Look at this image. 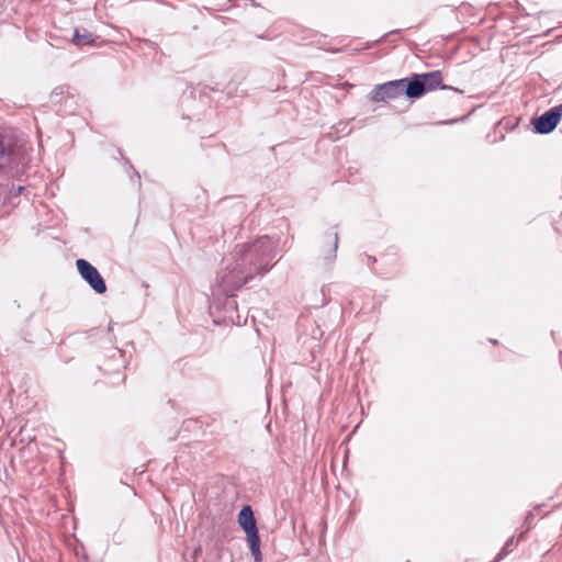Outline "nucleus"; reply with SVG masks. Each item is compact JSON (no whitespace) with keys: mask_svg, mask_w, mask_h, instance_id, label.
Here are the masks:
<instances>
[{"mask_svg":"<svg viewBox=\"0 0 562 562\" xmlns=\"http://www.w3.org/2000/svg\"><path fill=\"white\" fill-rule=\"evenodd\" d=\"M29 164L26 143L22 134L13 128L0 132V169L11 177H19Z\"/></svg>","mask_w":562,"mask_h":562,"instance_id":"f03ea898","label":"nucleus"},{"mask_svg":"<svg viewBox=\"0 0 562 562\" xmlns=\"http://www.w3.org/2000/svg\"><path fill=\"white\" fill-rule=\"evenodd\" d=\"M338 234L337 233H333L331 235L328 236V240H327V244L330 246L328 252L325 254L324 258L326 260H331L336 257V250H337V247H338Z\"/></svg>","mask_w":562,"mask_h":562,"instance_id":"9d476101","label":"nucleus"},{"mask_svg":"<svg viewBox=\"0 0 562 562\" xmlns=\"http://www.w3.org/2000/svg\"><path fill=\"white\" fill-rule=\"evenodd\" d=\"M78 272L81 278L98 293L103 294L106 291V284L100 272L89 261L78 259L76 261Z\"/></svg>","mask_w":562,"mask_h":562,"instance_id":"39448f33","label":"nucleus"},{"mask_svg":"<svg viewBox=\"0 0 562 562\" xmlns=\"http://www.w3.org/2000/svg\"><path fill=\"white\" fill-rule=\"evenodd\" d=\"M560 113L553 108L533 120V126L538 134H549L559 124Z\"/></svg>","mask_w":562,"mask_h":562,"instance_id":"423d86ee","label":"nucleus"},{"mask_svg":"<svg viewBox=\"0 0 562 562\" xmlns=\"http://www.w3.org/2000/svg\"><path fill=\"white\" fill-rule=\"evenodd\" d=\"M408 78L387 81L382 85H376L369 94L372 102H386L394 100L405 93Z\"/></svg>","mask_w":562,"mask_h":562,"instance_id":"20e7f679","label":"nucleus"},{"mask_svg":"<svg viewBox=\"0 0 562 562\" xmlns=\"http://www.w3.org/2000/svg\"><path fill=\"white\" fill-rule=\"evenodd\" d=\"M438 88H448L447 86L442 85V74L440 70L425 74H414L408 77L405 95L409 99H417L424 95L427 91H432Z\"/></svg>","mask_w":562,"mask_h":562,"instance_id":"7ed1b4c3","label":"nucleus"},{"mask_svg":"<svg viewBox=\"0 0 562 562\" xmlns=\"http://www.w3.org/2000/svg\"><path fill=\"white\" fill-rule=\"evenodd\" d=\"M94 42V37L91 33L88 31H83V33H80L79 30H75L72 43L77 46H83V45H91Z\"/></svg>","mask_w":562,"mask_h":562,"instance_id":"1a4fd4ad","label":"nucleus"},{"mask_svg":"<svg viewBox=\"0 0 562 562\" xmlns=\"http://www.w3.org/2000/svg\"><path fill=\"white\" fill-rule=\"evenodd\" d=\"M277 243L268 236L254 241L237 244L233 251L234 261L225 268L220 283L225 292L235 291L256 276L268 272L276 256Z\"/></svg>","mask_w":562,"mask_h":562,"instance_id":"f257e3e1","label":"nucleus"},{"mask_svg":"<svg viewBox=\"0 0 562 562\" xmlns=\"http://www.w3.org/2000/svg\"><path fill=\"white\" fill-rule=\"evenodd\" d=\"M249 544L250 552L254 557L255 562L261 561V552H260V538L252 536V539L247 540Z\"/></svg>","mask_w":562,"mask_h":562,"instance_id":"9b49d317","label":"nucleus"},{"mask_svg":"<svg viewBox=\"0 0 562 562\" xmlns=\"http://www.w3.org/2000/svg\"><path fill=\"white\" fill-rule=\"evenodd\" d=\"M24 189L23 186H12L11 189H8L0 183V217L10 213V205H14L13 200L18 198Z\"/></svg>","mask_w":562,"mask_h":562,"instance_id":"0eeeda50","label":"nucleus"},{"mask_svg":"<svg viewBox=\"0 0 562 562\" xmlns=\"http://www.w3.org/2000/svg\"><path fill=\"white\" fill-rule=\"evenodd\" d=\"M238 524L244 529L247 540L252 539V536L259 537L256 519L250 506L246 505L238 514Z\"/></svg>","mask_w":562,"mask_h":562,"instance_id":"6e6552de","label":"nucleus"},{"mask_svg":"<svg viewBox=\"0 0 562 562\" xmlns=\"http://www.w3.org/2000/svg\"><path fill=\"white\" fill-rule=\"evenodd\" d=\"M555 111L560 113V117L562 116V103L553 108Z\"/></svg>","mask_w":562,"mask_h":562,"instance_id":"f8f14e48","label":"nucleus"}]
</instances>
